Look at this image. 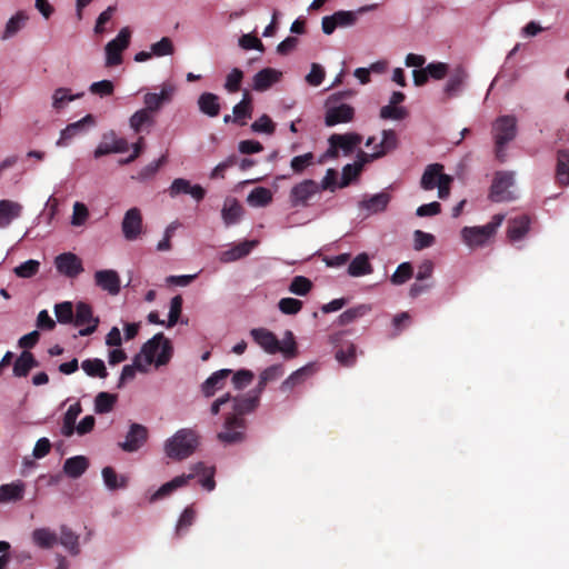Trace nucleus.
Returning a JSON list of instances; mask_svg holds the SVG:
<instances>
[{"label":"nucleus","instance_id":"obj_1","mask_svg":"<svg viewBox=\"0 0 569 569\" xmlns=\"http://www.w3.org/2000/svg\"><path fill=\"white\" fill-rule=\"evenodd\" d=\"M232 411L224 416L221 431L217 440L223 446H234L247 440L248 421L246 415L253 412L259 406L258 395H242L231 397Z\"/></svg>","mask_w":569,"mask_h":569},{"label":"nucleus","instance_id":"obj_2","mask_svg":"<svg viewBox=\"0 0 569 569\" xmlns=\"http://www.w3.org/2000/svg\"><path fill=\"white\" fill-rule=\"evenodd\" d=\"M196 477L199 478L200 485L208 491H212L216 488L214 481V468L208 467L203 462L194 463L190 468V472L188 475H181L174 477L172 480L163 483L151 497L150 502H154L160 500L169 495H171L174 490L188 485V482Z\"/></svg>","mask_w":569,"mask_h":569},{"label":"nucleus","instance_id":"obj_3","mask_svg":"<svg viewBox=\"0 0 569 569\" xmlns=\"http://www.w3.org/2000/svg\"><path fill=\"white\" fill-rule=\"evenodd\" d=\"M199 437L192 429H180L166 442V453L169 458L182 460L191 456L198 447Z\"/></svg>","mask_w":569,"mask_h":569},{"label":"nucleus","instance_id":"obj_4","mask_svg":"<svg viewBox=\"0 0 569 569\" xmlns=\"http://www.w3.org/2000/svg\"><path fill=\"white\" fill-rule=\"evenodd\" d=\"M496 158L499 162L506 161V146L517 136V119L513 116H500L492 124Z\"/></svg>","mask_w":569,"mask_h":569},{"label":"nucleus","instance_id":"obj_5","mask_svg":"<svg viewBox=\"0 0 569 569\" xmlns=\"http://www.w3.org/2000/svg\"><path fill=\"white\" fill-rule=\"evenodd\" d=\"M505 219L503 214H495L491 221L485 226L465 227L461 230V238L469 248L486 246L496 234Z\"/></svg>","mask_w":569,"mask_h":569},{"label":"nucleus","instance_id":"obj_6","mask_svg":"<svg viewBox=\"0 0 569 569\" xmlns=\"http://www.w3.org/2000/svg\"><path fill=\"white\" fill-rule=\"evenodd\" d=\"M142 362L146 366L156 362L157 366L167 365L172 357V346L163 333L154 335L141 348Z\"/></svg>","mask_w":569,"mask_h":569},{"label":"nucleus","instance_id":"obj_7","mask_svg":"<svg viewBox=\"0 0 569 569\" xmlns=\"http://www.w3.org/2000/svg\"><path fill=\"white\" fill-rule=\"evenodd\" d=\"M131 31L128 27L122 28L118 36L106 46V66L114 67L122 62V52L129 47Z\"/></svg>","mask_w":569,"mask_h":569},{"label":"nucleus","instance_id":"obj_8","mask_svg":"<svg viewBox=\"0 0 569 569\" xmlns=\"http://www.w3.org/2000/svg\"><path fill=\"white\" fill-rule=\"evenodd\" d=\"M320 192V186L312 179H306L295 184L289 193L291 207H308L310 200Z\"/></svg>","mask_w":569,"mask_h":569},{"label":"nucleus","instance_id":"obj_9","mask_svg":"<svg viewBox=\"0 0 569 569\" xmlns=\"http://www.w3.org/2000/svg\"><path fill=\"white\" fill-rule=\"evenodd\" d=\"M73 325L76 327H83L79 330V336L87 337L97 330L99 318L93 317V311L89 303L79 301L76 305Z\"/></svg>","mask_w":569,"mask_h":569},{"label":"nucleus","instance_id":"obj_10","mask_svg":"<svg viewBox=\"0 0 569 569\" xmlns=\"http://www.w3.org/2000/svg\"><path fill=\"white\" fill-rule=\"evenodd\" d=\"M122 233L126 240H137L143 231V220L139 208L129 209L121 222Z\"/></svg>","mask_w":569,"mask_h":569},{"label":"nucleus","instance_id":"obj_11","mask_svg":"<svg viewBox=\"0 0 569 569\" xmlns=\"http://www.w3.org/2000/svg\"><path fill=\"white\" fill-rule=\"evenodd\" d=\"M513 184V174L511 172H497L491 188L489 198L495 202L509 201L512 199L509 188Z\"/></svg>","mask_w":569,"mask_h":569},{"label":"nucleus","instance_id":"obj_12","mask_svg":"<svg viewBox=\"0 0 569 569\" xmlns=\"http://www.w3.org/2000/svg\"><path fill=\"white\" fill-rule=\"evenodd\" d=\"M357 13L358 12L355 11L339 10L331 16L323 17L321 21L322 32L325 34H331L337 28H346L356 24L358 20Z\"/></svg>","mask_w":569,"mask_h":569},{"label":"nucleus","instance_id":"obj_13","mask_svg":"<svg viewBox=\"0 0 569 569\" xmlns=\"http://www.w3.org/2000/svg\"><path fill=\"white\" fill-rule=\"evenodd\" d=\"M54 266L59 273L76 278L83 271L81 259L72 252H63L56 257Z\"/></svg>","mask_w":569,"mask_h":569},{"label":"nucleus","instance_id":"obj_14","mask_svg":"<svg viewBox=\"0 0 569 569\" xmlns=\"http://www.w3.org/2000/svg\"><path fill=\"white\" fill-rule=\"evenodd\" d=\"M336 100V96H332L328 100V106L326 110L325 123L328 127H333L339 123H346L353 119L355 109L346 103H341L339 106H329L331 100Z\"/></svg>","mask_w":569,"mask_h":569},{"label":"nucleus","instance_id":"obj_15","mask_svg":"<svg viewBox=\"0 0 569 569\" xmlns=\"http://www.w3.org/2000/svg\"><path fill=\"white\" fill-rule=\"evenodd\" d=\"M96 120L92 114H87L79 121L69 123L61 132L57 141L58 147H66L77 136L86 132L87 128L94 126Z\"/></svg>","mask_w":569,"mask_h":569},{"label":"nucleus","instance_id":"obj_16","mask_svg":"<svg viewBox=\"0 0 569 569\" xmlns=\"http://www.w3.org/2000/svg\"><path fill=\"white\" fill-rule=\"evenodd\" d=\"M128 149V141L123 138H117L116 133L111 131L103 136L102 141L96 148L93 156L98 159L110 153L124 152Z\"/></svg>","mask_w":569,"mask_h":569},{"label":"nucleus","instance_id":"obj_17","mask_svg":"<svg viewBox=\"0 0 569 569\" xmlns=\"http://www.w3.org/2000/svg\"><path fill=\"white\" fill-rule=\"evenodd\" d=\"M148 439V429L140 423H131L127 433L126 441L120 442L119 446L123 451H137Z\"/></svg>","mask_w":569,"mask_h":569},{"label":"nucleus","instance_id":"obj_18","mask_svg":"<svg viewBox=\"0 0 569 569\" xmlns=\"http://www.w3.org/2000/svg\"><path fill=\"white\" fill-rule=\"evenodd\" d=\"M169 194L172 198L179 194H190L197 201H201L206 196V190L200 184L192 186L189 180L177 178L169 188Z\"/></svg>","mask_w":569,"mask_h":569},{"label":"nucleus","instance_id":"obj_19","mask_svg":"<svg viewBox=\"0 0 569 569\" xmlns=\"http://www.w3.org/2000/svg\"><path fill=\"white\" fill-rule=\"evenodd\" d=\"M250 336L266 352L270 355L279 352L280 341L270 330L266 328H254L250 331Z\"/></svg>","mask_w":569,"mask_h":569},{"label":"nucleus","instance_id":"obj_20","mask_svg":"<svg viewBox=\"0 0 569 569\" xmlns=\"http://www.w3.org/2000/svg\"><path fill=\"white\" fill-rule=\"evenodd\" d=\"M232 373L231 369H221L213 372L201 385V392L206 398H211L217 391L223 389L227 378Z\"/></svg>","mask_w":569,"mask_h":569},{"label":"nucleus","instance_id":"obj_21","mask_svg":"<svg viewBox=\"0 0 569 569\" xmlns=\"http://www.w3.org/2000/svg\"><path fill=\"white\" fill-rule=\"evenodd\" d=\"M399 146V138L395 130L388 129L382 131L380 143L375 144L373 151L370 153L371 159H379L395 151Z\"/></svg>","mask_w":569,"mask_h":569},{"label":"nucleus","instance_id":"obj_22","mask_svg":"<svg viewBox=\"0 0 569 569\" xmlns=\"http://www.w3.org/2000/svg\"><path fill=\"white\" fill-rule=\"evenodd\" d=\"M328 141L329 144L338 147L346 154H349L362 142V136L357 132L333 133Z\"/></svg>","mask_w":569,"mask_h":569},{"label":"nucleus","instance_id":"obj_23","mask_svg":"<svg viewBox=\"0 0 569 569\" xmlns=\"http://www.w3.org/2000/svg\"><path fill=\"white\" fill-rule=\"evenodd\" d=\"M94 281L102 290L116 296L120 292V278L114 270H99L94 273Z\"/></svg>","mask_w":569,"mask_h":569},{"label":"nucleus","instance_id":"obj_24","mask_svg":"<svg viewBox=\"0 0 569 569\" xmlns=\"http://www.w3.org/2000/svg\"><path fill=\"white\" fill-rule=\"evenodd\" d=\"M467 79L466 71L458 67L453 70V72L450 74L445 89H443V101H448L452 98L458 97L461 93L462 86Z\"/></svg>","mask_w":569,"mask_h":569},{"label":"nucleus","instance_id":"obj_25","mask_svg":"<svg viewBox=\"0 0 569 569\" xmlns=\"http://www.w3.org/2000/svg\"><path fill=\"white\" fill-rule=\"evenodd\" d=\"M448 176L443 173V166L441 163L428 164L422 173L420 186L425 190H433L442 181V177Z\"/></svg>","mask_w":569,"mask_h":569},{"label":"nucleus","instance_id":"obj_26","mask_svg":"<svg viewBox=\"0 0 569 569\" xmlns=\"http://www.w3.org/2000/svg\"><path fill=\"white\" fill-rule=\"evenodd\" d=\"M281 76L282 73L276 69L264 68L254 74L252 87L256 91H266L273 83L278 82Z\"/></svg>","mask_w":569,"mask_h":569},{"label":"nucleus","instance_id":"obj_27","mask_svg":"<svg viewBox=\"0 0 569 569\" xmlns=\"http://www.w3.org/2000/svg\"><path fill=\"white\" fill-rule=\"evenodd\" d=\"M37 367H39V362L34 356L30 351L23 350L13 362V376L24 378Z\"/></svg>","mask_w":569,"mask_h":569},{"label":"nucleus","instance_id":"obj_28","mask_svg":"<svg viewBox=\"0 0 569 569\" xmlns=\"http://www.w3.org/2000/svg\"><path fill=\"white\" fill-rule=\"evenodd\" d=\"M313 365L309 363L300 369L293 371L286 380L282 381L280 385V390L282 392H289L295 387L303 383L308 377H310L313 373Z\"/></svg>","mask_w":569,"mask_h":569},{"label":"nucleus","instance_id":"obj_29","mask_svg":"<svg viewBox=\"0 0 569 569\" xmlns=\"http://www.w3.org/2000/svg\"><path fill=\"white\" fill-rule=\"evenodd\" d=\"M256 246V241H243L240 242L232 248L224 250L220 254V261L223 263H229L241 258H244L250 253L252 248Z\"/></svg>","mask_w":569,"mask_h":569},{"label":"nucleus","instance_id":"obj_30","mask_svg":"<svg viewBox=\"0 0 569 569\" xmlns=\"http://www.w3.org/2000/svg\"><path fill=\"white\" fill-rule=\"evenodd\" d=\"M198 107L203 114L211 118L219 116L221 109L219 97L211 92L200 94L198 98Z\"/></svg>","mask_w":569,"mask_h":569},{"label":"nucleus","instance_id":"obj_31","mask_svg":"<svg viewBox=\"0 0 569 569\" xmlns=\"http://www.w3.org/2000/svg\"><path fill=\"white\" fill-rule=\"evenodd\" d=\"M22 206L11 200L0 201V227H8L12 220L21 214Z\"/></svg>","mask_w":569,"mask_h":569},{"label":"nucleus","instance_id":"obj_32","mask_svg":"<svg viewBox=\"0 0 569 569\" xmlns=\"http://www.w3.org/2000/svg\"><path fill=\"white\" fill-rule=\"evenodd\" d=\"M530 227V218L526 214H522L520 217L513 218L509 221L508 226V237L511 241H519L521 240L527 232L529 231Z\"/></svg>","mask_w":569,"mask_h":569},{"label":"nucleus","instance_id":"obj_33","mask_svg":"<svg viewBox=\"0 0 569 569\" xmlns=\"http://www.w3.org/2000/svg\"><path fill=\"white\" fill-rule=\"evenodd\" d=\"M373 272V267L370 263L367 253H359L348 266V274L351 277H362Z\"/></svg>","mask_w":569,"mask_h":569},{"label":"nucleus","instance_id":"obj_34","mask_svg":"<svg viewBox=\"0 0 569 569\" xmlns=\"http://www.w3.org/2000/svg\"><path fill=\"white\" fill-rule=\"evenodd\" d=\"M82 412L80 402L71 405L63 416L61 433L62 436L70 438L76 432V421L79 415Z\"/></svg>","mask_w":569,"mask_h":569},{"label":"nucleus","instance_id":"obj_35","mask_svg":"<svg viewBox=\"0 0 569 569\" xmlns=\"http://www.w3.org/2000/svg\"><path fill=\"white\" fill-rule=\"evenodd\" d=\"M556 179L560 186H569V149L557 152Z\"/></svg>","mask_w":569,"mask_h":569},{"label":"nucleus","instance_id":"obj_36","mask_svg":"<svg viewBox=\"0 0 569 569\" xmlns=\"http://www.w3.org/2000/svg\"><path fill=\"white\" fill-rule=\"evenodd\" d=\"M89 467L88 459L83 456L68 458L63 463V471L70 478L81 477Z\"/></svg>","mask_w":569,"mask_h":569},{"label":"nucleus","instance_id":"obj_37","mask_svg":"<svg viewBox=\"0 0 569 569\" xmlns=\"http://www.w3.org/2000/svg\"><path fill=\"white\" fill-rule=\"evenodd\" d=\"M59 541L69 551L70 555L78 556L80 553L79 536L66 525L60 527Z\"/></svg>","mask_w":569,"mask_h":569},{"label":"nucleus","instance_id":"obj_38","mask_svg":"<svg viewBox=\"0 0 569 569\" xmlns=\"http://www.w3.org/2000/svg\"><path fill=\"white\" fill-rule=\"evenodd\" d=\"M28 19L29 16L24 11H18L8 20L1 39L8 40L14 37L26 26Z\"/></svg>","mask_w":569,"mask_h":569},{"label":"nucleus","instance_id":"obj_39","mask_svg":"<svg viewBox=\"0 0 569 569\" xmlns=\"http://www.w3.org/2000/svg\"><path fill=\"white\" fill-rule=\"evenodd\" d=\"M83 96V93H76L73 94L71 92V89L60 87L56 89L52 93V108L56 111L62 110L69 102L74 101L77 99H80Z\"/></svg>","mask_w":569,"mask_h":569},{"label":"nucleus","instance_id":"obj_40","mask_svg":"<svg viewBox=\"0 0 569 569\" xmlns=\"http://www.w3.org/2000/svg\"><path fill=\"white\" fill-rule=\"evenodd\" d=\"M129 123L136 133H140L144 128H151L154 124V117L142 108L130 117Z\"/></svg>","mask_w":569,"mask_h":569},{"label":"nucleus","instance_id":"obj_41","mask_svg":"<svg viewBox=\"0 0 569 569\" xmlns=\"http://www.w3.org/2000/svg\"><path fill=\"white\" fill-rule=\"evenodd\" d=\"M243 213L242 206L236 200H227L221 211V216L226 226L237 223Z\"/></svg>","mask_w":569,"mask_h":569},{"label":"nucleus","instance_id":"obj_42","mask_svg":"<svg viewBox=\"0 0 569 569\" xmlns=\"http://www.w3.org/2000/svg\"><path fill=\"white\" fill-rule=\"evenodd\" d=\"M32 540L38 547L49 549L58 542V537L48 528H38L32 532Z\"/></svg>","mask_w":569,"mask_h":569},{"label":"nucleus","instance_id":"obj_43","mask_svg":"<svg viewBox=\"0 0 569 569\" xmlns=\"http://www.w3.org/2000/svg\"><path fill=\"white\" fill-rule=\"evenodd\" d=\"M233 122H237L243 126L246 122L244 119L251 118L252 114V104L251 98L248 92L244 93L243 99L237 103L233 109Z\"/></svg>","mask_w":569,"mask_h":569},{"label":"nucleus","instance_id":"obj_44","mask_svg":"<svg viewBox=\"0 0 569 569\" xmlns=\"http://www.w3.org/2000/svg\"><path fill=\"white\" fill-rule=\"evenodd\" d=\"M390 201V196L386 192L371 196L361 202V207L370 212L377 213L383 211Z\"/></svg>","mask_w":569,"mask_h":569},{"label":"nucleus","instance_id":"obj_45","mask_svg":"<svg viewBox=\"0 0 569 569\" xmlns=\"http://www.w3.org/2000/svg\"><path fill=\"white\" fill-rule=\"evenodd\" d=\"M102 478L106 487L110 490L126 488L128 483L127 477H119L112 467H104L102 469Z\"/></svg>","mask_w":569,"mask_h":569},{"label":"nucleus","instance_id":"obj_46","mask_svg":"<svg viewBox=\"0 0 569 569\" xmlns=\"http://www.w3.org/2000/svg\"><path fill=\"white\" fill-rule=\"evenodd\" d=\"M81 368L89 377H98L104 379L108 376L104 362L98 358L83 360Z\"/></svg>","mask_w":569,"mask_h":569},{"label":"nucleus","instance_id":"obj_47","mask_svg":"<svg viewBox=\"0 0 569 569\" xmlns=\"http://www.w3.org/2000/svg\"><path fill=\"white\" fill-rule=\"evenodd\" d=\"M24 485L22 482L8 483L0 487V501H17L23 497Z\"/></svg>","mask_w":569,"mask_h":569},{"label":"nucleus","instance_id":"obj_48","mask_svg":"<svg viewBox=\"0 0 569 569\" xmlns=\"http://www.w3.org/2000/svg\"><path fill=\"white\" fill-rule=\"evenodd\" d=\"M370 311L371 307L369 305H359L342 312L338 318V322L341 326L350 325Z\"/></svg>","mask_w":569,"mask_h":569},{"label":"nucleus","instance_id":"obj_49","mask_svg":"<svg viewBox=\"0 0 569 569\" xmlns=\"http://www.w3.org/2000/svg\"><path fill=\"white\" fill-rule=\"evenodd\" d=\"M197 512L192 506L187 507L181 513L177 526H176V536L182 537L187 533L189 528L193 525L196 520Z\"/></svg>","mask_w":569,"mask_h":569},{"label":"nucleus","instance_id":"obj_50","mask_svg":"<svg viewBox=\"0 0 569 569\" xmlns=\"http://www.w3.org/2000/svg\"><path fill=\"white\" fill-rule=\"evenodd\" d=\"M248 202L254 207H266L272 201V193L268 188L257 187L248 196Z\"/></svg>","mask_w":569,"mask_h":569},{"label":"nucleus","instance_id":"obj_51","mask_svg":"<svg viewBox=\"0 0 569 569\" xmlns=\"http://www.w3.org/2000/svg\"><path fill=\"white\" fill-rule=\"evenodd\" d=\"M117 401V396L109 392H99L94 399V411L97 413L110 412Z\"/></svg>","mask_w":569,"mask_h":569},{"label":"nucleus","instance_id":"obj_52","mask_svg":"<svg viewBox=\"0 0 569 569\" xmlns=\"http://www.w3.org/2000/svg\"><path fill=\"white\" fill-rule=\"evenodd\" d=\"M73 305L70 301H63L54 306V315L58 322L62 325L73 323L74 319Z\"/></svg>","mask_w":569,"mask_h":569},{"label":"nucleus","instance_id":"obj_53","mask_svg":"<svg viewBox=\"0 0 569 569\" xmlns=\"http://www.w3.org/2000/svg\"><path fill=\"white\" fill-rule=\"evenodd\" d=\"M146 365L142 362V355H137L133 358L132 365H127L122 368L119 386L136 377V371H146Z\"/></svg>","mask_w":569,"mask_h":569},{"label":"nucleus","instance_id":"obj_54","mask_svg":"<svg viewBox=\"0 0 569 569\" xmlns=\"http://www.w3.org/2000/svg\"><path fill=\"white\" fill-rule=\"evenodd\" d=\"M413 276V268L410 262L400 263L393 274L390 278V281L395 286H401L410 280Z\"/></svg>","mask_w":569,"mask_h":569},{"label":"nucleus","instance_id":"obj_55","mask_svg":"<svg viewBox=\"0 0 569 569\" xmlns=\"http://www.w3.org/2000/svg\"><path fill=\"white\" fill-rule=\"evenodd\" d=\"M40 262L38 260H27L13 269V272L19 278H32L39 272Z\"/></svg>","mask_w":569,"mask_h":569},{"label":"nucleus","instance_id":"obj_56","mask_svg":"<svg viewBox=\"0 0 569 569\" xmlns=\"http://www.w3.org/2000/svg\"><path fill=\"white\" fill-rule=\"evenodd\" d=\"M315 156L312 152H307L301 156H296L291 159L290 167L297 174L302 173L309 166L313 164Z\"/></svg>","mask_w":569,"mask_h":569},{"label":"nucleus","instance_id":"obj_57","mask_svg":"<svg viewBox=\"0 0 569 569\" xmlns=\"http://www.w3.org/2000/svg\"><path fill=\"white\" fill-rule=\"evenodd\" d=\"M312 288V282L303 277L296 276L289 286V291L298 296H306Z\"/></svg>","mask_w":569,"mask_h":569},{"label":"nucleus","instance_id":"obj_58","mask_svg":"<svg viewBox=\"0 0 569 569\" xmlns=\"http://www.w3.org/2000/svg\"><path fill=\"white\" fill-rule=\"evenodd\" d=\"M251 130L258 133L273 134L276 131V123L267 114H262L251 124Z\"/></svg>","mask_w":569,"mask_h":569},{"label":"nucleus","instance_id":"obj_59","mask_svg":"<svg viewBox=\"0 0 569 569\" xmlns=\"http://www.w3.org/2000/svg\"><path fill=\"white\" fill-rule=\"evenodd\" d=\"M407 114H408V112L403 107H398V106H395L391 103L383 106L380 109V118H382L385 120H387V119L402 120L407 117Z\"/></svg>","mask_w":569,"mask_h":569},{"label":"nucleus","instance_id":"obj_60","mask_svg":"<svg viewBox=\"0 0 569 569\" xmlns=\"http://www.w3.org/2000/svg\"><path fill=\"white\" fill-rule=\"evenodd\" d=\"M242 79L243 72L238 68L232 69L231 72L227 76L224 89L230 93L239 91Z\"/></svg>","mask_w":569,"mask_h":569},{"label":"nucleus","instance_id":"obj_61","mask_svg":"<svg viewBox=\"0 0 569 569\" xmlns=\"http://www.w3.org/2000/svg\"><path fill=\"white\" fill-rule=\"evenodd\" d=\"M182 297L181 296H174L170 301V311H169V319L167 326L169 328L177 325L181 312H182Z\"/></svg>","mask_w":569,"mask_h":569},{"label":"nucleus","instance_id":"obj_62","mask_svg":"<svg viewBox=\"0 0 569 569\" xmlns=\"http://www.w3.org/2000/svg\"><path fill=\"white\" fill-rule=\"evenodd\" d=\"M302 306V301L295 298H282L278 302L279 310L284 315H297Z\"/></svg>","mask_w":569,"mask_h":569},{"label":"nucleus","instance_id":"obj_63","mask_svg":"<svg viewBox=\"0 0 569 569\" xmlns=\"http://www.w3.org/2000/svg\"><path fill=\"white\" fill-rule=\"evenodd\" d=\"M279 352H282L284 358L292 359L297 356V343L291 331L286 332V338L283 342H280Z\"/></svg>","mask_w":569,"mask_h":569},{"label":"nucleus","instance_id":"obj_64","mask_svg":"<svg viewBox=\"0 0 569 569\" xmlns=\"http://www.w3.org/2000/svg\"><path fill=\"white\" fill-rule=\"evenodd\" d=\"M253 378L254 375L251 370L241 369L234 372L232 383L237 390H242L252 382Z\"/></svg>","mask_w":569,"mask_h":569}]
</instances>
